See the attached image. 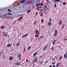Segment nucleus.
Returning <instances> with one entry per match:
<instances>
[{
  "instance_id": "obj_36",
  "label": "nucleus",
  "mask_w": 67,
  "mask_h": 67,
  "mask_svg": "<svg viewBox=\"0 0 67 67\" xmlns=\"http://www.w3.org/2000/svg\"><path fill=\"white\" fill-rule=\"evenodd\" d=\"M29 34H30V33H29V34H26L25 35V36H27V35H29Z\"/></svg>"
},
{
  "instance_id": "obj_27",
  "label": "nucleus",
  "mask_w": 67,
  "mask_h": 67,
  "mask_svg": "<svg viewBox=\"0 0 67 67\" xmlns=\"http://www.w3.org/2000/svg\"><path fill=\"white\" fill-rule=\"evenodd\" d=\"M47 6H45V8H44V11H46V10H45V8H47Z\"/></svg>"
},
{
  "instance_id": "obj_44",
  "label": "nucleus",
  "mask_w": 67,
  "mask_h": 67,
  "mask_svg": "<svg viewBox=\"0 0 67 67\" xmlns=\"http://www.w3.org/2000/svg\"><path fill=\"white\" fill-rule=\"evenodd\" d=\"M55 63H56V62H53L52 63V65H54V64H55Z\"/></svg>"
},
{
  "instance_id": "obj_21",
  "label": "nucleus",
  "mask_w": 67,
  "mask_h": 67,
  "mask_svg": "<svg viewBox=\"0 0 67 67\" xmlns=\"http://www.w3.org/2000/svg\"><path fill=\"white\" fill-rule=\"evenodd\" d=\"M63 5H65V4H66V3L65 2H64L63 3Z\"/></svg>"
},
{
  "instance_id": "obj_12",
  "label": "nucleus",
  "mask_w": 67,
  "mask_h": 67,
  "mask_svg": "<svg viewBox=\"0 0 67 67\" xmlns=\"http://www.w3.org/2000/svg\"><path fill=\"white\" fill-rule=\"evenodd\" d=\"M48 25L51 26V25H52V23H51V22H49L48 23Z\"/></svg>"
},
{
  "instance_id": "obj_40",
  "label": "nucleus",
  "mask_w": 67,
  "mask_h": 67,
  "mask_svg": "<svg viewBox=\"0 0 67 67\" xmlns=\"http://www.w3.org/2000/svg\"><path fill=\"white\" fill-rule=\"evenodd\" d=\"M56 1L58 2V1H60V0H56Z\"/></svg>"
},
{
  "instance_id": "obj_53",
  "label": "nucleus",
  "mask_w": 67,
  "mask_h": 67,
  "mask_svg": "<svg viewBox=\"0 0 67 67\" xmlns=\"http://www.w3.org/2000/svg\"><path fill=\"white\" fill-rule=\"evenodd\" d=\"M49 67H52V65H50L49 66Z\"/></svg>"
},
{
  "instance_id": "obj_1",
  "label": "nucleus",
  "mask_w": 67,
  "mask_h": 67,
  "mask_svg": "<svg viewBox=\"0 0 67 67\" xmlns=\"http://www.w3.org/2000/svg\"><path fill=\"white\" fill-rule=\"evenodd\" d=\"M40 31H38V30H37L35 31V32H36V35L35 36L36 37H37L38 36V34L40 33Z\"/></svg>"
},
{
  "instance_id": "obj_6",
  "label": "nucleus",
  "mask_w": 67,
  "mask_h": 67,
  "mask_svg": "<svg viewBox=\"0 0 67 67\" xmlns=\"http://www.w3.org/2000/svg\"><path fill=\"white\" fill-rule=\"evenodd\" d=\"M12 45V43L10 44H8L7 45V47H9L11 46Z\"/></svg>"
},
{
  "instance_id": "obj_24",
  "label": "nucleus",
  "mask_w": 67,
  "mask_h": 67,
  "mask_svg": "<svg viewBox=\"0 0 67 67\" xmlns=\"http://www.w3.org/2000/svg\"><path fill=\"white\" fill-rule=\"evenodd\" d=\"M30 11H31V10H30L27 11V13H29L30 12Z\"/></svg>"
},
{
  "instance_id": "obj_47",
  "label": "nucleus",
  "mask_w": 67,
  "mask_h": 67,
  "mask_svg": "<svg viewBox=\"0 0 67 67\" xmlns=\"http://www.w3.org/2000/svg\"><path fill=\"white\" fill-rule=\"evenodd\" d=\"M4 27V26H2L1 27V29H3Z\"/></svg>"
},
{
  "instance_id": "obj_57",
  "label": "nucleus",
  "mask_w": 67,
  "mask_h": 67,
  "mask_svg": "<svg viewBox=\"0 0 67 67\" xmlns=\"http://www.w3.org/2000/svg\"><path fill=\"white\" fill-rule=\"evenodd\" d=\"M64 40H65V41H66V40H67V39H65Z\"/></svg>"
},
{
  "instance_id": "obj_48",
  "label": "nucleus",
  "mask_w": 67,
  "mask_h": 67,
  "mask_svg": "<svg viewBox=\"0 0 67 67\" xmlns=\"http://www.w3.org/2000/svg\"><path fill=\"white\" fill-rule=\"evenodd\" d=\"M57 41V40H55L53 41V42H56V41Z\"/></svg>"
},
{
  "instance_id": "obj_17",
  "label": "nucleus",
  "mask_w": 67,
  "mask_h": 67,
  "mask_svg": "<svg viewBox=\"0 0 67 67\" xmlns=\"http://www.w3.org/2000/svg\"><path fill=\"white\" fill-rule=\"evenodd\" d=\"M60 64V63L59 62L58 64H57L56 65V67H58L59 65V64Z\"/></svg>"
},
{
  "instance_id": "obj_64",
  "label": "nucleus",
  "mask_w": 67,
  "mask_h": 67,
  "mask_svg": "<svg viewBox=\"0 0 67 67\" xmlns=\"http://www.w3.org/2000/svg\"><path fill=\"white\" fill-rule=\"evenodd\" d=\"M1 53H0V55H1Z\"/></svg>"
},
{
  "instance_id": "obj_9",
  "label": "nucleus",
  "mask_w": 67,
  "mask_h": 67,
  "mask_svg": "<svg viewBox=\"0 0 67 67\" xmlns=\"http://www.w3.org/2000/svg\"><path fill=\"white\" fill-rule=\"evenodd\" d=\"M9 60H10L12 61V59H13V58H12V57L10 56L9 58Z\"/></svg>"
},
{
  "instance_id": "obj_33",
  "label": "nucleus",
  "mask_w": 67,
  "mask_h": 67,
  "mask_svg": "<svg viewBox=\"0 0 67 67\" xmlns=\"http://www.w3.org/2000/svg\"><path fill=\"white\" fill-rule=\"evenodd\" d=\"M36 21H35V22L34 23V25H35V24H36Z\"/></svg>"
},
{
  "instance_id": "obj_16",
  "label": "nucleus",
  "mask_w": 67,
  "mask_h": 67,
  "mask_svg": "<svg viewBox=\"0 0 67 67\" xmlns=\"http://www.w3.org/2000/svg\"><path fill=\"white\" fill-rule=\"evenodd\" d=\"M15 65H20V63H16L15 64Z\"/></svg>"
},
{
  "instance_id": "obj_55",
  "label": "nucleus",
  "mask_w": 67,
  "mask_h": 67,
  "mask_svg": "<svg viewBox=\"0 0 67 67\" xmlns=\"http://www.w3.org/2000/svg\"><path fill=\"white\" fill-rule=\"evenodd\" d=\"M42 63H43V61H41V64H42Z\"/></svg>"
},
{
  "instance_id": "obj_22",
  "label": "nucleus",
  "mask_w": 67,
  "mask_h": 67,
  "mask_svg": "<svg viewBox=\"0 0 67 67\" xmlns=\"http://www.w3.org/2000/svg\"><path fill=\"white\" fill-rule=\"evenodd\" d=\"M8 15H12V14L10 13H8Z\"/></svg>"
},
{
  "instance_id": "obj_19",
  "label": "nucleus",
  "mask_w": 67,
  "mask_h": 67,
  "mask_svg": "<svg viewBox=\"0 0 67 67\" xmlns=\"http://www.w3.org/2000/svg\"><path fill=\"white\" fill-rule=\"evenodd\" d=\"M40 4H39V5H41V6H43V4L42 3H40Z\"/></svg>"
},
{
  "instance_id": "obj_31",
  "label": "nucleus",
  "mask_w": 67,
  "mask_h": 67,
  "mask_svg": "<svg viewBox=\"0 0 67 67\" xmlns=\"http://www.w3.org/2000/svg\"><path fill=\"white\" fill-rule=\"evenodd\" d=\"M19 43H17L16 45V46H19Z\"/></svg>"
},
{
  "instance_id": "obj_29",
  "label": "nucleus",
  "mask_w": 67,
  "mask_h": 67,
  "mask_svg": "<svg viewBox=\"0 0 67 67\" xmlns=\"http://www.w3.org/2000/svg\"><path fill=\"white\" fill-rule=\"evenodd\" d=\"M64 26H65V24H63V26H62V29H63L64 27Z\"/></svg>"
},
{
  "instance_id": "obj_62",
  "label": "nucleus",
  "mask_w": 67,
  "mask_h": 67,
  "mask_svg": "<svg viewBox=\"0 0 67 67\" xmlns=\"http://www.w3.org/2000/svg\"><path fill=\"white\" fill-rule=\"evenodd\" d=\"M35 65V64H34V66Z\"/></svg>"
},
{
  "instance_id": "obj_3",
  "label": "nucleus",
  "mask_w": 67,
  "mask_h": 67,
  "mask_svg": "<svg viewBox=\"0 0 67 67\" xmlns=\"http://www.w3.org/2000/svg\"><path fill=\"white\" fill-rule=\"evenodd\" d=\"M26 1V0H23V1H20V3H24Z\"/></svg>"
},
{
  "instance_id": "obj_34",
  "label": "nucleus",
  "mask_w": 67,
  "mask_h": 67,
  "mask_svg": "<svg viewBox=\"0 0 67 67\" xmlns=\"http://www.w3.org/2000/svg\"><path fill=\"white\" fill-rule=\"evenodd\" d=\"M41 22H44V20L43 19H42L41 20Z\"/></svg>"
},
{
  "instance_id": "obj_41",
  "label": "nucleus",
  "mask_w": 67,
  "mask_h": 67,
  "mask_svg": "<svg viewBox=\"0 0 67 67\" xmlns=\"http://www.w3.org/2000/svg\"><path fill=\"white\" fill-rule=\"evenodd\" d=\"M55 44V42H53L52 43V44H53V45H54V44Z\"/></svg>"
},
{
  "instance_id": "obj_45",
  "label": "nucleus",
  "mask_w": 67,
  "mask_h": 67,
  "mask_svg": "<svg viewBox=\"0 0 67 67\" xmlns=\"http://www.w3.org/2000/svg\"><path fill=\"white\" fill-rule=\"evenodd\" d=\"M25 36H26L25 35H24L23 36V37H25Z\"/></svg>"
},
{
  "instance_id": "obj_42",
  "label": "nucleus",
  "mask_w": 67,
  "mask_h": 67,
  "mask_svg": "<svg viewBox=\"0 0 67 67\" xmlns=\"http://www.w3.org/2000/svg\"><path fill=\"white\" fill-rule=\"evenodd\" d=\"M8 11H9V12H10V11H11V10H10L9 9H8Z\"/></svg>"
},
{
  "instance_id": "obj_14",
  "label": "nucleus",
  "mask_w": 67,
  "mask_h": 67,
  "mask_svg": "<svg viewBox=\"0 0 67 67\" xmlns=\"http://www.w3.org/2000/svg\"><path fill=\"white\" fill-rule=\"evenodd\" d=\"M22 19V16H21L18 19V21H20Z\"/></svg>"
},
{
  "instance_id": "obj_10",
  "label": "nucleus",
  "mask_w": 67,
  "mask_h": 67,
  "mask_svg": "<svg viewBox=\"0 0 67 67\" xmlns=\"http://www.w3.org/2000/svg\"><path fill=\"white\" fill-rule=\"evenodd\" d=\"M43 37H44V36L43 35H42L38 39V40H39L41 38H43Z\"/></svg>"
},
{
  "instance_id": "obj_51",
  "label": "nucleus",
  "mask_w": 67,
  "mask_h": 67,
  "mask_svg": "<svg viewBox=\"0 0 67 67\" xmlns=\"http://www.w3.org/2000/svg\"><path fill=\"white\" fill-rule=\"evenodd\" d=\"M32 1L33 2H34V0H32Z\"/></svg>"
},
{
  "instance_id": "obj_28",
  "label": "nucleus",
  "mask_w": 67,
  "mask_h": 67,
  "mask_svg": "<svg viewBox=\"0 0 67 67\" xmlns=\"http://www.w3.org/2000/svg\"><path fill=\"white\" fill-rule=\"evenodd\" d=\"M43 13H41V15H40V16H43Z\"/></svg>"
},
{
  "instance_id": "obj_7",
  "label": "nucleus",
  "mask_w": 67,
  "mask_h": 67,
  "mask_svg": "<svg viewBox=\"0 0 67 67\" xmlns=\"http://www.w3.org/2000/svg\"><path fill=\"white\" fill-rule=\"evenodd\" d=\"M37 52H35L34 54V55H33L34 57H35L36 55H37Z\"/></svg>"
},
{
  "instance_id": "obj_43",
  "label": "nucleus",
  "mask_w": 67,
  "mask_h": 67,
  "mask_svg": "<svg viewBox=\"0 0 67 67\" xmlns=\"http://www.w3.org/2000/svg\"><path fill=\"white\" fill-rule=\"evenodd\" d=\"M42 57H43V56L41 55L40 57L39 58H42Z\"/></svg>"
},
{
  "instance_id": "obj_13",
  "label": "nucleus",
  "mask_w": 67,
  "mask_h": 67,
  "mask_svg": "<svg viewBox=\"0 0 67 67\" xmlns=\"http://www.w3.org/2000/svg\"><path fill=\"white\" fill-rule=\"evenodd\" d=\"M35 60L33 61V62H34L35 63H36L37 61V58H35L34 59Z\"/></svg>"
},
{
  "instance_id": "obj_58",
  "label": "nucleus",
  "mask_w": 67,
  "mask_h": 67,
  "mask_svg": "<svg viewBox=\"0 0 67 67\" xmlns=\"http://www.w3.org/2000/svg\"><path fill=\"white\" fill-rule=\"evenodd\" d=\"M47 9H48V10H49V9H47Z\"/></svg>"
},
{
  "instance_id": "obj_5",
  "label": "nucleus",
  "mask_w": 67,
  "mask_h": 67,
  "mask_svg": "<svg viewBox=\"0 0 67 67\" xmlns=\"http://www.w3.org/2000/svg\"><path fill=\"white\" fill-rule=\"evenodd\" d=\"M59 25H62V20H61L59 23Z\"/></svg>"
},
{
  "instance_id": "obj_37",
  "label": "nucleus",
  "mask_w": 67,
  "mask_h": 67,
  "mask_svg": "<svg viewBox=\"0 0 67 67\" xmlns=\"http://www.w3.org/2000/svg\"><path fill=\"white\" fill-rule=\"evenodd\" d=\"M29 34H30V33H29V34H26L25 35V36H27V35H29Z\"/></svg>"
},
{
  "instance_id": "obj_2",
  "label": "nucleus",
  "mask_w": 67,
  "mask_h": 67,
  "mask_svg": "<svg viewBox=\"0 0 67 67\" xmlns=\"http://www.w3.org/2000/svg\"><path fill=\"white\" fill-rule=\"evenodd\" d=\"M2 33H3V34L2 35L3 36H5V37H7V36H8L7 34L5 33V32H3Z\"/></svg>"
},
{
  "instance_id": "obj_25",
  "label": "nucleus",
  "mask_w": 67,
  "mask_h": 67,
  "mask_svg": "<svg viewBox=\"0 0 67 67\" xmlns=\"http://www.w3.org/2000/svg\"><path fill=\"white\" fill-rule=\"evenodd\" d=\"M57 33H55L54 34V36H57Z\"/></svg>"
},
{
  "instance_id": "obj_20",
  "label": "nucleus",
  "mask_w": 67,
  "mask_h": 67,
  "mask_svg": "<svg viewBox=\"0 0 67 67\" xmlns=\"http://www.w3.org/2000/svg\"><path fill=\"white\" fill-rule=\"evenodd\" d=\"M62 58V55L60 57V58L59 59V60H60V59H61Z\"/></svg>"
},
{
  "instance_id": "obj_54",
  "label": "nucleus",
  "mask_w": 67,
  "mask_h": 67,
  "mask_svg": "<svg viewBox=\"0 0 67 67\" xmlns=\"http://www.w3.org/2000/svg\"><path fill=\"white\" fill-rule=\"evenodd\" d=\"M15 24V21H14L13 23V24Z\"/></svg>"
},
{
  "instance_id": "obj_35",
  "label": "nucleus",
  "mask_w": 67,
  "mask_h": 67,
  "mask_svg": "<svg viewBox=\"0 0 67 67\" xmlns=\"http://www.w3.org/2000/svg\"><path fill=\"white\" fill-rule=\"evenodd\" d=\"M25 48H24V52L23 53H24V52H25Z\"/></svg>"
},
{
  "instance_id": "obj_61",
  "label": "nucleus",
  "mask_w": 67,
  "mask_h": 67,
  "mask_svg": "<svg viewBox=\"0 0 67 67\" xmlns=\"http://www.w3.org/2000/svg\"><path fill=\"white\" fill-rule=\"evenodd\" d=\"M59 42H58L57 43V44H59Z\"/></svg>"
},
{
  "instance_id": "obj_46",
  "label": "nucleus",
  "mask_w": 67,
  "mask_h": 67,
  "mask_svg": "<svg viewBox=\"0 0 67 67\" xmlns=\"http://www.w3.org/2000/svg\"><path fill=\"white\" fill-rule=\"evenodd\" d=\"M53 0L54 1V2H57V1H55V0Z\"/></svg>"
},
{
  "instance_id": "obj_56",
  "label": "nucleus",
  "mask_w": 67,
  "mask_h": 67,
  "mask_svg": "<svg viewBox=\"0 0 67 67\" xmlns=\"http://www.w3.org/2000/svg\"><path fill=\"white\" fill-rule=\"evenodd\" d=\"M47 1H48V2H49V1H48V0H47Z\"/></svg>"
},
{
  "instance_id": "obj_32",
  "label": "nucleus",
  "mask_w": 67,
  "mask_h": 67,
  "mask_svg": "<svg viewBox=\"0 0 67 67\" xmlns=\"http://www.w3.org/2000/svg\"><path fill=\"white\" fill-rule=\"evenodd\" d=\"M52 48L53 50H54V47L53 46L52 47Z\"/></svg>"
},
{
  "instance_id": "obj_49",
  "label": "nucleus",
  "mask_w": 67,
  "mask_h": 67,
  "mask_svg": "<svg viewBox=\"0 0 67 67\" xmlns=\"http://www.w3.org/2000/svg\"><path fill=\"white\" fill-rule=\"evenodd\" d=\"M37 13H38V12L36 13V15H37Z\"/></svg>"
},
{
  "instance_id": "obj_8",
  "label": "nucleus",
  "mask_w": 67,
  "mask_h": 67,
  "mask_svg": "<svg viewBox=\"0 0 67 67\" xmlns=\"http://www.w3.org/2000/svg\"><path fill=\"white\" fill-rule=\"evenodd\" d=\"M40 8H42V7L41 6L38 7H37V9H36V10H37V9H38V10L39 11V10H40Z\"/></svg>"
},
{
  "instance_id": "obj_30",
  "label": "nucleus",
  "mask_w": 67,
  "mask_h": 67,
  "mask_svg": "<svg viewBox=\"0 0 67 67\" xmlns=\"http://www.w3.org/2000/svg\"><path fill=\"white\" fill-rule=\"evenodd\" d=\"M49 21L50 22H51L52 21V19H51V18L50 19H49Z\"/></svg>"
},
{
  "instance_id": "obj_59",
  "label": "nucleus",
  "mask_w": 67,
  "mask_h": 67,
  "mask_svg": "<svg viewBox=\"0 0 67 67\" xmlns=\"http://www.w3.org/2000/svg\"><path fill=\"white\" fill-rule=\"evenodd\" d=\"M3 57L4 58V55H3Z\"/></svg>"
},
{
  "instance_id": "obj_15",
  "label": "nucleus",
  "mask_w": 67,
  "mask_h": 67,
  "mask_svg": "<svg viewBox=\"0 0 67 67\" xmlns=\"http://www.w3.org/2000/svg\"><path fill=\"white\" fill-rule=\"evenodd\" d=\"M18 57H19L20 60H21V55L19 54L18 56Z\"/></svg>"
},
{
  "instance_id": "obj_11",
  "label": "nucleus",
  "mask_w": 67,
  "mask_h": 67,
  "mask_svg": "<svg viewBox=\"0 0 67 67\" xmlns=\"http://www.w3.org/2000/svg\"><path fill=\"white\" fill-rule=\"evenodd\" d=\"M48 44L44 48V49H43V51H45V49H46L47 48V47H48Z\"/></svg>"
},
{
  "instance_id": "obj_18",
  "label": "nucleus",
  "mask_w": 67,
  "mask_h": 67,
  "mask_svg": "<svg viewBox=\"0 0 67 67\" xmlns=\"http://www.w3.org/2000/svg\"><path fill=\"white\" fill-rule=\"evenodd\" d=\"M31 48V46L29 47L28 48V50H30Z\"/></svg>"
},
{
  "instance_id": "obj_50",
  "label": "nucleus",
  "mask_w": 67,
  "mask_h": 67,
  "mask_svg": "<svg viewBox=\"0 0 67 67\" xmlns=\"http://www.w3.org/2000/svg\"><path fill=\"white\" fill-rule=\"evenodd\" d=\"M26 62H29V60H26Z\"/></svg>"
},
{
  "instance_id": "obj_26",
  "label": "nucleus",
  "mask_w": 67,
  "mask_h": 67,
  "mask_svg": "<svg viewBox=\"0 0 67 67\" xmlns=\"http://www.w3.org/2000/svg\"><path fill=\"white\" fill-rule=\"evenodd\" d=\"M56 3H55V5H54V7H55V8H56Z\"/></svg>"
},
{
  "instance_id": "obj_23",
  "label": "nucleus",
  "mask_w": 67,
  "mask_h": 67,
  "mask_svg": "<svg viewBox=\"0 0 67 67\" xmlns=\"http://www.w3.org/2000/svg\"><path fill=\"white\" fill-rule=\"evenodd\" d=\"M40 3H39L38 4H36V6L37 7H38V6H39V5H40Z\"/></svg>"
},
{
  "instance_id": "obj_39",
  "label": "nucleus",
  "mask_w": 67,
  "mask_h": 67,
  "mask_svg": "<svg viewBox=\"0 0 67 67\" xmlns=\"http://www.w3.org/2000/svg\"><path fill=\"white\" fill-rule=\"evenodd\" d=\"M48 60L45 62V63H48Z\"/></svg>"
},
{
  "instance_id": "obj_63",
  "label": "nucleus",
  "mask_w": 67,
  "mask_h": 67,
  "mask_svg": "<svg viewBox=\"0 0 67 67\" xmlns=\"http://www.w3.org/2000/svg\"><path fill=\"white\" fill-rule=\"evenodd\" d=\"M40 13H41V12H40Z\"/></svg>"
},
{
  "instance_id": "obj_38",
  "label": "nucleus",
  "mask_w": 67,
  "mask_h": 67,
  "mask_svg": "<svg viewBox=\"0 0 67 67\" xmlns=\"http://www.w3.org/2000/svg\"><path fill=\"white\" fill-rule=\"evenodd\" d=\"M55 33H57V31L55 30Z\"/></svg>"
},
{
  "instance_id": "obj_4",
  "label": "nucleus",
  "mask_w": 67,
  "mask_h": 67,
  "mask_svg": "<svg viewBox=\"0 0 67 67\" xmlns=\"http://www.w3.org/2000/svg\"><path fill=\"white\" fill-rule=\"evenodd\" d=\"M67 52L66 53H65V54L64 55V57L65 59H66V58H67Z\"/></svg>"
},
{
  "instance_id": "obj_60",
  "label": "nucleus",
  "mask_w": 67,
  "mask_h": 67,
  "mask_svg": "<svg viewBox=\"0 0 67 67\" xmlns=\"http://www.w3.org/2000/svg\"><path fill=\"white\" fill-rule=\"evenodd\" d=\"M49 3H51V2H50V1H49Z\"/></svg>"
},
{
  "instance_id": "obj_52",
  "label": "nucleus",
  "mask_w": 67,
  "mask_h": 67,
  "mask_svg": "<svg viewBox=\"0 0 67 67\" xmlns=\"http://www.w3.org/2000/svg\"><path fill=\"white\" fill-rule=\"evenodd\" d=\"M53 67H55V65H53Z\"/></svg>"
}]
</instances>
